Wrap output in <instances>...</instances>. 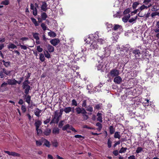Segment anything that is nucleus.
Here are the masks:
<instances>
[{
  "instance_id": "obj_1",
  "label": "nucleus",
  "mask_w": 159,
  "mask_h": 159,
  "mask_svg": "<svg viewBox=\"0 0 159 159\" xmlns=\"http://www.w3.org/2000/svg\"><path fill=\"white\" fill-rule=\"evenodd\" d=\"M98 36L97 32L94 34L89 35L88 39H89L90 40H93V41L91 43V45L89 49V51H91L92 52H94L95 50H98L99 49V47L96 41V38H97Z\"/></svg>"
},
{
  "instance_id": "obj_2",
  "label": "nucleus",
  "mask_w": 159,
  "mask_h": 159,
  "mask_svg": "<svg viewBox=\"0 0 159 159\" xmlns=\"http://www.w3.org/2000/svg\"><path fill=\"white\" fill-rule=\"evenodd\" d=\"M12 71L7 70L5 68H3L2 70L0 71V77L1 78H4L6 75H11V72Z\"/></svg>"
},
{
  "instance_id": "obj_3",
  "label": "nucleus",
  "mask_w": 159,
  "mask_h": 159,
  "mask_svg": "<svg viewBox=\"0 0 159 159\" xmlns=\"http://www.w3.org/2000/svg\"><path fill=\"white\" fill-rule=\"evenodd\" d=\"M106 65L102 62H99L97 66V69L98 70H100L101 72L106 71L107 70Z\"/></svg>"
},
{
  "instance_id": "obj_4",
  "label": "nucleus",
  "mask_w": 159,
  "mask_h": 159,
  "mask_svg": "<svg viewBox=\"0 0 159 159\" xmlns=\"http://www.w3.org/2000/svg\"><path fill=\"white\" fill-rule=\"evenodd\" d=\"M109 74L112 77H116L119 75V71L116 69H113L110 70Z\"/></svg>"
},
{
  "instance_id": "obj_5",
  "label": "nucleus",
  "mask_w": 159,
  "mask_h": 159,
  "mask_svg": "<svg viewBox=\"0 0 159 159\" xmlns=\"http://www.w3.org/2000/svg\"><path fill=\"white\" fill-rule=\"evenodd\" d=\"M67 129L71 130L75 132L77 131L71 125H70L69 124H67L66 125L64 126L62 128V129L63 131L67 130Z\"/></svg>"
},
{
  "instance_id": "obj_6",
  "label": "nucleus",
  "mask_w": 159,
  "mask_h": 159,
  "mask_svg": "<svg viewBox=\"0 0 159 159\" xmlns=\"http://www.w3.org/2000/svg\"><path fill=\"white\" fill-rule=\"evenodd\" d=\"M4 152L7 154L9 156H12L13 157H20V154L18 153H16L15 152H10L8 151H5Z\"/></svg>"
},
{
  "instance_id": "obj_7",
  "label": "nucleus",
  "mask_w": 159,
  "mask_h": 159,
  "mask_svg": "<svg viewBox=\"0 0 159 159\" xmlns=\"http://www.w3.org/2000/svg\"><path fill=\"white\" fill-rule=\"evenodd\" d=\"M103 50H104L105 56L106 57L109 56L111 53L109 47H106L105 48H103Z\"/></svg>"
},
{
  "instance_id": "obj_8",
  "label": "nucleus",
  "mask_w": 159,
  "mask_h": 159,
  "mask_svg": "<svg viewBox=\"0 0 159 159\" xmlns=\"http://www.w3.org/2000/svg\"><path fill=\"white\" fill-rule=\"evenodd\" d=\"M75 110L78 114H80L81 113L82 114H86L87 112L84 108H81L79 107H77L75 108Z\"/></svg>"
},
{
  "instance_id": "obj_9",
  "label": "nucleus",
  "mask_w": 159,
  "mask_h": 159,
  "mask_svg": "<svg viewBox=\"0 0 159 159\" xmlns=\"http://www.w3.org/2000/svg\"><path fill=\"white\" fill-rule=\"evenodd\" d=\"M103 51L104 50H103V48L102 49H98V52H97L98 55L101 58L106 57Z\"/></svg>"
},
{
  "instance_id": "obj_10",
  "label": "nucleus",
  "mask_w": 159,
  "mask_h": 159,
  "mask_svg": "<svg viewBox=\"0 0 159 159\" xmlns=\"http://www.w3.org/2000/svg\"><path fill=\"white\" fill-rule=\"evenodd\" d=\"M60 42V40L58 39H54L50 41V43L54 46L57 45Z\"/></svg>"
},
{
  "instance_id": "obj_11",
  "label": "nucleus",
  "mask_w": 159,
  "mask_h": 159,
  "mask_svg": "<svg viewBox=\"0 0 159 159\" xmlns=\"http://www.w3.org/2000/svg\"><path fill=\"white\" fill-rule=\"evenodd\" d=\"M7 82L9 85H15L16 84L17 80L14 79H9L8 80Z\"/></svg>"
},
{
  "instance_id": "obj_12",
  "label": "nucleus",
  "mask_w": 159,
  "mask_h": 159,
  "mask_svg": "<svg viewBox=\"0 0 159 159\" xmlns=\"http://www.w3.org/2000/svg\"><path fill=\"white\" fill-rule=\"evenodd\" d=\"M122 79L119 76H117L114 79V81L115 83L118 84H120L122 82Z\"/></svg>"
},
{
  "instance_id": "obj_13",
  "label": "nucleus",
  "mask_w": 159,
  "mask_h": 159,
  "mask_svg": "<svg viewBox=\"0 0 159 159\" xmlns=\"http://www.w3.org/2000/svg\"><path fill=\"white\" fill-rule=\"evenodd\" d=\"M42 141H43V143H44V145H45L48 148H50V144L49 142L47 140L43 138H42Z\"/></svg>"
},
{
  "instance_id": "obj_14",
  "label": "nucleus",
  "mask_w": 159,
  "mask_h": 159,
  "mask_svg": "<svg viewBox=\"0 0 159 159\" xmlns=\"http://www.w3.org/2000/svg\"><path fill=\"white\" fill-rule=\"evenodd\" d=\"M129 46V45H126L125 46H122L121 47L119 48V50L120 51L126 52L129 50V48H128Z\"/></svg>"
},
{
  "instance_id": "obj_15",
  "label": "nucleus",
  "mask_w": 159,
  "mask_h": 159,
  "mask_svg": "<svg viewBox=\"0 0 159 159\" xmlns=\"http://www.w3.org/2000/svg\"><path fill=\"white\" fill-rule=\"evenodd\" d=\"M24 97L25 100V102L29 104L30 103L31 97L28 94L24 95Z\"/></svg>"
},
{
  "instance_id": "obj_16",
  "label": "nucleus",
  "mask_w": 159,
  "mask_h": 159,
  "mask_svg": "<svg viewBox=\"0 0 159 159\" xmlns=\"http://www.w3.org/2000/svg\"><path fill=\"white\" fill-rule=\"evenodd\" d=\"M47 48L48 51L49 52H52L54 51V48L50 44H48L47 46Z\"/></svg>"
},
{
  "instance_id": "obj_17",
  "label": "nucleus",
  "mask_w": 159,
  "mask_h": 159,
  "mask_svg": "<svg viewBox=\"0 0 159 159\" xmlns=\"http://www.w3.org/2000/svg\"><path fill=\"white\" fill-rule=\"evenodd\" d=\"M73 111V109L70 107H66L64 108L63 111H64L66 113H68L70 112Z\"/></svg>"
},
{
  "instance_id": "obj_18",
  "label": "nucleus",
  "mask_w": 159,
  "mask_h": 159,
  "mask_svg": "<svg viewBox=\"0 0 159 159\" xmlns=\"http://www.w3.org/2000/svg\"><path fill=\"white\" fill-rule=\"evenodd\" d=\"M47 3L45 2H43L42 3V5L41 7V9L43 11H46L47 10Z\"/></svg>"
},
{
  "instance_id": "obj_19",
  "label": "nucleus",
  "mask_w": 159,
  "mask_h": 159,
  "mask_svg": "<svg viewBox=\"0 0 159 159\" xmlns=\"http://www.w3.org/2000/svg\"><path fill=\"white\" fill-rule=\"evenodd\" d=\"M102 114L99 113V112H98L97 115V116H98L97 120L98 121H99L101 123H102Z\"/></svg>"
},
{
  "instance_id": "obj_20",
  "label": "nucleus",
  "mask_w": 159,
  "mask_h": 159,
  "mask_svg": "<svg viewBox=\"0 0 159 159\" xmlns=\"http://www.w3.org/2000/svg\"><path fill=\"white\" fill-rule=\"evenodd\" d=\"M147 9V5L145 4H142L140 7H139L138 8L139 11L140 12L144 10H146Z\"/></svg>"
},
{
  "instance_id": "obj_21",
  "label": "nucleus",
  "mask_w": 159,
  "mask_h": 159,
  "mask_svg": "<svg viewBox=\"0 0 159 159\" xmlns=\"http://www.w3.org/2000/svg\"><path fill=\"white\" fill-rule=\"evenodd\" d=\"M42 111L39 110L38 108H37L34 111V113L35 115L38 117H39L40 116V114Z\"/></svg>"
},
{
  "instance_id": "obj_22",
  "label": "nucleus",
  "mask_w": 159,
  "mask_h": 159,
  "mask_svg": "<svg viewBox=\"0 0 159 159\" xmlns=\"http://www.w3.org/2000/svg\"><path fill=\"white\" fill-rule=\"evenodd\" d=\"M133 53L134 54L135 57H139V56L140 52L138 49L135 50L133 51Z\"/></svg>"
},
{
  "instance_id": "obj_23",
  "label": "nucleus",
  "mask_w": 159,
  "mask_h": 159,
  "mask_svg": "<svg viewBox=\"0 0 159 159\" xmlns=\"http://www.w3.org/2000/svg\"><path fill=\"white\" fill-rule=\"evenodd\" d=\"M122 28V26L119 25L115 24L112 28V30L115 31L118 30V29L120 30Z\"/></svg>"
},
{
  "instance_id": "obj_24",
  "label": "nucleus",
  "mask_w": 159,
  "mask_h": 159,
  "mask_svg": "<svg viewBox=\"0 0 159 159\" xmlns=\"http://www.w3.org/2000/svg\"><path fill=\"white\" fill-rule=\"evenodd\" d=\"M7 47L8 48L10 49L16 48H17L16 46L11 43H10L9 44L7 45Z\"/></svg>"
},
{
  "instance_id": "obj_25",
  "label": "nucleus",
  "mask_w": 159,
  "mask_h": 159,
  "mask_svg": "<svg viewBox=\"0 0 159 159\" xmlns=\"http://www.w3.org/2000/svg\"><path fill=\"white\" fill-rule=\"evenodd\" d=\"M130 15L128 14L127 16H125L122 18V21L125 23L127 22L130 17Z\"/></svg>"
},
{
  "instance_id": "obj_26",
  "label": "nucleus",
  "mask_w": 159,
  "mask_h": 159,
  "mask_svg": "<svg viewBox=\"0 0 159 159\" xmlns=\"http://www.w3.org/2000/svg\"><path fill=\"white\" fill-rule=\"evenodd\" d=\"M140 4L139 2L137 1L134 2L132 4V7L133 9H135Z\"/></svg>"
},
{
  "instance_id": "obj_27",
  "label": "nucleus",
  "mask_w": 159,
  "mask_h": 159,
  "mask_svg": "<svg viewBox=\"0 0 159 159\" xmlns=\"http://www.w3.org/2000/svg\"><path fill=\"white\" fill-rule=\"evenodd\" d=\"M29 84V82L28 80H25V81L23 82V85L22 86L23 89H25L26 87H27V86H30L28 85V84Z\"/></svg>"
},
{
  "instance_id": "obj_28",
  "label": "nucleus",
  "mask_w": 159,
  "mask_h": 159,
  "mask_svg": "<svg viewBox=\"0 0 159 159\" xmlns=\"http://www.w3.org/2000/svg\"><path fill=\"white\" fill-rule=\"evenodd\" d=\"M152 8L151 10L152 11H157L159 10V7L157 5H154L152 7Z\"/></svg>"
},
{
  "instance_id": "obj_29",
  "label": "nucleus",
  "mask_w": 159,
  "mask_h": 159,
  "mask_svg": "<svg viewBox=\"0 0 159 159\" xmlns=\"http://www.w3.org/2000/svg\"><path fill=\"white\" fill-rule=\"evenodd\" d=\"M110 133L111 134H113L115 131V128L113 126L111 125L109 127Z\"/></svg>"
},
{
  "instance_id": "obj_30",
  "label": "nucleus",
  "mask_w": 159,
  "mask_h": 159,
  "mask_svg": "<svg viewBox=\"0 0 159 159\" xmlns=\"http://www.w3.org/2000/svg\"><path fill=\"white\" fill-rule=\"evenodd\" d=\"M32 35L33 37L35 39H40L39 34L38 33H33Z\"/></svg>"
},
{
  "instance_id": "obj_31",
  "label": "nucleus",
  "mask_w": 159,
  "mask_h": 159,
  "mask_svg": "<svg viewBox=\"0 0 159 159\" xmlns=\"http://www.w3.org/2000/svg\"><path fill=\"white\" fill-rule=\"evenodd\" d=\"M42 123L40 120H38L35 122L34 125L36 127V129L39 128V126L41 125Z\"/></svg>"
},
{
  "instance_id": "obj_32",
  "label": "nucleus",
  "mask_w": 159,
  "mask_h": 159,
  "mask_svg": "<svg viewBox=\"0 0 159 159\" xmlns=\"http://www.w3.org/2000/svg\"><path fill=\"white\" fill-rule=\"evenodd\" d=\"M52 132L55 134H58L59 132V129L58 128H54L52 130Z\"/></svg>"
},
{
  "instance_id": "obj_33",
  "label": "nucleus",
  "mask_w": 159,
  "mask_h": 159,
  "mask_svg": "<svg viewBox=\"0 0 159 159\" xmlns=\"http://www.w3.org/2000/svg\"><path fill=\"white\" fill-rule=\"evenodd\" d=\"M51 132V129H46L44 132V134L48 136L49 135L50 133Z\"/></svg>"
},
{
  "instance_id": "obj_34",
  "label": "nucleus",
  "mask_w": 159,
  "mask_h": 159,
  "mask_svg": "<svg viewBox=\"0 0 159 159\" xmlns=\"http://www.w3.org/2000/svg\"><path fill=\"white\" fill-rule=\"evenodd\" d=\"M96 125L98 127L97 129L99 131H100L102 129V125L99 122H97L96 124Z\"/></svg>"
},
{
  "instance_id": "obj_35",
  "label": "nucleus",
  "mask_w": 159,
  "mask_h": 159,
  "mask_svg": "<svg viewBox=\"0 0 159 159\" xmlns=\"http://www.w3.org/2000/svg\"><path fill=\"white\" fill-rule=\"evenodd\" d=\"M43 143L42 141V138L40 140H36V144L37 146H39L42 145Z\"/></svg>"
},
{
  "instance_id": "obj_36",
  "label": "nucleus",
  "mask_w": 159,
  "mask_h": 159,
  "mask_svg": "<svg viewBox=\"0 0 159 159\" xmlns=\"http://www.w3.org/2000/svg\"><path fill=\"white\" fill-rule=\"evenodd\" d=\"M41 17L42 20H44L47 17V15L45 12H43L41 14Z\"/></svg>"
},
{
  "instance_id": "obj_37",
  "label": "nucleus",
  "mask_w": 159,
  "mask_h": 159,
  "mask_svg": "<svg viewBox=\"0 0 159 159\" xmlns=\"http://www.w3.org/2000/svg\"><path fill=\"white\" fill-rule=\"evenodd\" d=\"M44 53L45 57L47 58H49L51 57L50 54L49 53V52L47 50L45 51H44Z\"/></svg>"
},
{
  "instance_id": "obj_38",
  "label": "nucleus",
  "mask_w": 159,
  "mask_h": 159,
  "mask_svg": "<svg viewBox=\"0 0 159 159\" xmlns=\"http://www.w3.org/2000/svg\"><path fill=\"white\" fill-rule=\"evenodd\" d=\"M48 34L50 37H55L56 36V33L53 31L49 32Z\"/></svg>"
},
{
  "instance_id": "obj_39",
  "label": "nucleus",
  "mask_w": 159,
  "mask_h": 159,
  "mask_svg": "<svg viewBox=\"0 0 159 159\" xmlns=\"http://www.w3.org/2000/svg\"><path fill=\"white\" fill-rule=\"evenodd\" d=\"M96 40H97V42L99 43H100L101 44H103L105 42L104 40L101 39V38H96Z\"/></svg>"
},
{
  "instance_id": "obj_40",
  "label": "nucleus",
  "mask_w": 159,
  "mask_h": 159,
  "mask_svg": "<svg viewBox=\"0 0 159 159\" xmlns=\"http://www.w3.org/2000/svg\"><path fill=\"white\" fill-rule=\"evenodd\" d=\"M121 136L120 134V133L118 132H116L115 133L114 137L115 138H118L120 139V138Z\"/></svg>"
},
{
  "instance_id": "obj_41",
  "label": "nucleus",
  "mask_w": 159,
  "mask_h": 159,
  "mask_svg": "<svg viewBox=\"0 0 159 159\" xmlns=\"http://www.w3.org/2000/svg\"><path fill=\"white\" fill-rule=\"evenodd\" d=\"M3 65L6 67H8L10 65V62L9 61H5L4 60L2 61Z\"/></svg>"
},
{
  "instance_id": "obj_42",
  "label": "nucleus",
  "mask_w": 159,
  "mask_h": 159,
  "mask_svg": "<svg viewBox=\"0 0 159 159\" xmlns=\"http://www.w3.org/2000/svg\"><path fill=\"white\" fill-rule=\"evenodd\" d=\"M25 89V94H29V91L30 89V86H27Z\"/></svg>"
},
{
  "instance_id": "obj_43",
  "label": "nucleus",
  "mask_w": 159,
  "mask_h": 159,
  "mask_svg": "<svg viewBox=\"0 0 159 159\" xmlns=\"http://www.w3.org/2000/svg\"><path fill=\"white\" fill-rule=\"evenodd\" d=\"M33 23L34 24L35 26H38L39 25V23L37 22L36 19L32 17L31 18Z\"/></svg>"
},
{
  "instance_id": "obj_44",
  "label": "nucleus",
  "mask_w": 159,
  "mask_h": 159,
  "mask_svg": "<svg viewBox=\"0 0 159 159\" xmlns=\"http://www.w3.org/2000/svg\"><path fill=\"white\" fill-rule=\"evenodd\" d=\"M39 59L42 62H43L45 61V58L44 55L42 53L39 54Z\"/></svg>"
},
{
  "instance_id": "obj_45",
  "label": "nucleus",
  "mask_w": 159,
  "mask_h": 159,
  "mask_svg": "<svg viewBox=\"0 0 159 159\" xmlns=\"http://www.w3.org/2000/svg\"><path fill=\"white\" fill-rule=\"evenodd\" d=\"M137 18V16H136L135 17L131 18L129 20V23H132L133 22H135Z\"/></svg>"
},
{
  "instance_id": "obj_46",
  "label": "nucleus",
  "mask_w": 159,
  "mask_h": 159,
  "mask_svg": "<svg viewBox=\"0 0 159 159\" xmlns=\"http://www.w3.org/2000/svg\"><path fill=\"white\" fill-rule=\"evenodd\" d=\"M86 110L89 112H92L93 111V108L91 106H88L85 107Z\"/></svg>"
},
{
  "instance_id": "obj_47",
  "label": "nucleus",
  "mask_w": 159,
  "mask_h": 159,
  "mask_svg": "<svg viewBox=\"0 0 159 159\" xmlns=\"http://www.w3.org/2000/svg\"><path fill=\"white\" fill-rule=\"evenodd\" d=\"M127 148H126L122 147L119 151L120 153H122L125 152Z\"/></svg>"
},
{
  "instance_id": "obj_48",
  "label": "nucleus",
  "mask_w": 159,
  "mask_h": 159,
  "mask_svg": "<svg viewBox=\"0 0 159 159\" xmlns=\"http://www.w3.org/2000/svg\"><path fill=\"white\" fill-rule=\"evenodd\" d=\"M143 150V148L142 147H138L137 148L136 152L137 153H140Z\"/></svg>"
},
{
  "instance_id": "obj_49",
  "label": "nucleus",
  "mask_w": 159,
  "mask_h": 159,
  "mask_svg": "<svg viewBox=\"0 0 159 159\" xmlns=\"http://www.w3.org/2000/svg\"><path fill=\"white\" fill-rule=\"evenodd\" d=\"M9 4V1L8 0H5L2 1L1 3V4H3L5 5H7Z\"/></svg>"
},
{
  "instance_id": "obj_50",
  "label": "nucleus",
  "mask_w": 159,
  "mask_h": 159,
  "mask_svg": "<svg viewBox=\"0 0 159 159\" xmlns=\"http://www.w3.org/2000/svg\"><path fill=\"white\" fill-rule=\"evenodd\" d=\"M155 32L156 33L159 32V22H158L156 25V28L155 30Z\"/></svg>"
},
{
  "instance_id": "obj_51",
  "label": "nucleus",
  "mask_w": 159,
  "mask_h": 159,
  "mask_svg": "<svg viewBox=\"0 0 159 159\" xmlns=\"http://www.w3.org/2000/svg\"><path fill=\"white\" fill-rule=\"evenodd\" d=\"M37 51L39 52H41L43 51V49L41 47L40 45H38L37 46Z\"/></svg>"
},
{
  "instance_id": "obj_52",
  "label": "nucleus",
  "mask_w": 159,
  "mask_h": 159,
  "mask_svg": "<svg viewBox=\"0 0 159 159\" xmlns=\"http://www.w3.org/2000/svg\"><path fill=\"white\" fill-rule=\"evenodd\" d=\"M41 27L44 31H45L46 30L47 27L44 23H42L41 24Z\"/></svg>"
},
{
  "instance_id": "obj_53",
  "label": "nucleus",
  "mask_w": 159,
  "mask_h": 159,
  "mask_svg": "<svg viewBox=\"0 0 159 159\" xmlns=\"http://www.w3.org/2000/svg\"><path fill=\"white\" fill-rule=\"evenodd\" d=\"M18 45L19 46H20L21 49H22L24 50H26L27 48L26 46L25 45H22L20 43H19Z\"/></svg>"
},
{
  "instance_id": "obj_54",
  "label": "nucleus",
  "mask_w": 159,
  "mask_h": 159,
  "mask_svg": "<svg viewBox=\"0 0 159 159\" xmlns=\"http://www.w3.org/2000/svg\"><path fill=\"white\" fill-rule=\"evenodd\" d=\"M111 141L110 140V139H109L108 140V141H107V145H108V147L109 148H111Z\"/></svg>"
},
{
  "instance_id": "obj_55",
  "label": "nucleus",
  "mask_w": 159,
  "mask_h": 159,
  "mask_svg": "<svg viewBox=\"0 0 159 159\" xmlns=\"http://www.w3.org/2000/svg\"><path fill=\"white\" fill-rule=\"evenodd\" d=\"M33 14L34 16H36L37 14V11L36 7H34V9L33 10Z\"/></svg>"
},
{
  "instance_id": "obj_56",
  "label": "nucleus",
  "mask_w": 159,
  "mask_h": 159,
  "mask_svg": "<svg viewBox=\"0 0 159 159\" xmlns=\"http://www.w3.org/2000/svg\"><path fill=\"white\" fill-rule=\"evenodd\" d=\"M130 12V9L129 8H127L124 11V14H126L129 13Z\"/></svg>"
},
{
  "instance_id": "obj_57",
  "label": "nucleus",
  "mask_w": 159,
  "mask_h": 159,
  "mask_svg": "<svg viewBox=\"0 0 159 159\" xmlns=\"http://www.w3.org/2000/svg\"><path fill=\"white\" fill-rule=\"evenodd\" d=\"M106 25L108 28H111L112 27V25L111 24H108V23H106Z\"/></svg>"
},
{
  "instance_id": "obj_58",
  "label": "nucleus",
  "mask_w": 159,
  "mask_h": 159,
  "mask_svg": "<svg viewBox=\"0 0 159 159\" xmlns=\"http://www.w3.org/2000/svg\"><path fill=\"white\" fill-rule=\"evenodd\" d=\"M72 105H75V106H77V103L75 99H73L72 101Z\"/></svg>"
},
{
  "instance_id": "obj_59",
  "label": "nucleus",
  "mask_w": 159,
  "mask_h": 159,
  "mask_svg": "<svg viewBox=\"0 0 159 159\" xmlns=\"http://www.w3.org/2000/svg\"><path fill=\"white\" fill-rule=\"evenodd\" d=\"M134 10L133 11H132L131 13V16L133 15V14H136L137 12L138 11H139L138 9H134Z\"/></svg>"
},
{
  "instance_id": "obj_60",
  "label": "nucleus",
  "mask_w": 159,
  "mask_h": 159,
  "mask_svg": "<svg viewBox=\"0 0 159 159\" xmlns=\"http://www.w3.org/2000/svg\"><path fill=\"white\" fill-rule=\"evenodd\" d=\"M52 145L53 146L56 147L58 146V143L56 141H53L52 143Z\"/></svg>"
},
{
  "instance_id": "obj_61",
  "label": "nucleus",
  "mask_w": 159,
  "mask_h": 159,
  "mask_svg": "<svg viewBox=\"0 0 159 159\" xmlns=\"http://www.w3.org/2000/svg\"><path fill=\"white\" fill-rule=\"evenodd\" d=\"M63 121H61L59 123L58 126L59 128H61L63 125Z\"/></svg>"
},
{
  "instance_id": "obj_62",
  "label": "nucleus",
  "mask_w": 159,
  "mask_h": 159,
  "mask_svg": "<svg viewBox=\"0 0 159 159\" xmlns=\"http://www.w3.org/2000/svg\"><path fill=\"white\" fill-rule=\"evenodd\" d=\"M151 2V0H144L143 3L144 4L147 5L148 3H149Z\"/></svg>"
},
{
  "instance_id": "obj_63",
  "label": "nucleus",
  "mask_w": 159,
  "mask_h": 159,
  "mask_svg": "<svg viewBox=\"0 0 159 159\" xmlns=\"http://www.w3.org/2000/svg\"><path fill=\"white\" fill-rule=\"evenodd\" d=\"M21 109L22 110V111L23 112H25L26 111V109L25 108V106L24 105H22L21 107Z\"/></svg>"
},
{
  "instance_id": "obj_64",
  "label": "nucleus",
  "mask_w": 159,
  "mask_h": 159,
  "mask_svg": "<svg viewBox=\"0 0 159 159\" xmlns=\"http://www.w3.org/2000/svg\"><path fill=\"white\" fill-rule=\"evenodd\" d=\"M83 114V116L84 119L85 120H87L89 118L88 116L87 115L85 114Z\"/></svg>"
}]
</instances>
